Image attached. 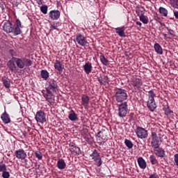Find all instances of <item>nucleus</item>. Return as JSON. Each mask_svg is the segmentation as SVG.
Returning a JSON list of instances; mask_svg holds the SVG:
<instances>
[{"mask_svg":"<svg viewBox=\"0 0 178 178\" xmlns=\"http://www.w3.org/2000/svg\"><path fill=\"white\" fill-rule=\"evenodd\" d=\"M149 161L152 165H158V160L156 159V156L154 154L150 155Z\"/></svg>","mask_w":178,"mask_h":178,"instance_id":"72a5a7b5","label":"nucleus"},{"mask_svg":"<svg viewBox=\"0 0 178 178\" xmlns=\"http://www.w3.org/2000/svg\"><path fill=\"white\" fill-rule=\"evenodd\" d=\"M158 139H159V137H158L156 132H152V140H158Z\"/></svg>","mask_w":178,"mask_h":178,"instance_id":"49530a36","label":"nucleus"},{"mask_svg":"<svg viewBox=\"0 0 178 178\" xmlns=\"http://www.w3.org/2000/svg\"><path fill=\"white\" fill-rule=\"evenodd\" d=\"M163 111H164L165 115L166 116H169L170 115V113L172 112V110L169 108V106L165 105L163 106Z\"/></svg>","mask_w":178,"mask_h":178,"instance_id":"f704fd0d","label":"nucleus"},{"mask_svg":"<svg viewBox=\"0 0 178 178\" xmlns=\"http://www.w3.org/2000/svg\"><path fill=\"white\" fill-rule=\"evenodd\" d=\"M2 177L3 178H9V177H10V174L9 173V172L3 171L2 173Z\"/></svg>","mask_w":178,"mask_h":178,"instance_id":"c03bdc74","label":"nucleus"},{"mask_svg":"<svg viewBox=\"0 0 178 178\" xmlns=\"http://www.w3.org/2000/svg\"><path fill=\"white\" fill-rule=\"evenodd\" d=\"M159 12L161 16H163L164 17H168V14L169 12L168 10L163 7H159Z\"/></svg>","mask_w":178,"mask_h":178,"instance_id":"7c9ffc66","label":"nucleus"},{"mask_svg":"<svg viewBox=\"0 0 178 178\" xmlns=\"http://www.w3.org/2000/svg\"><path fill=\"white\" fill-rule=\"evenodd\" d=\"M167 30L170 34V35L168 36V38H173V37H175V31H173L172 29H170L169 28H167Z\"/></svg>","mask_w":178,"mask_h":178,"instance_id":"79ce46f5","label":"nucleus"},{"mask_svg":"<svg viewBox=\"0 0 178 178\" xmlns=\"http://www.w3.org/2000/svg\"><path fill=\"white\" fill-rule=\"evenodd\" d=\"M153 151L156 156H158V158H165V156H166L165 149L162 147H158L153 149Z\"/></svg>","mask_w":178,"mask_h":178,"instance_id":"4468645a","label":"nucleus"},{"mask_svg":"<svg viewBox=\"0 0 178 178\" xmlns=\"http://www.w3.org/2000/svg\"><path fill=\"white\" fill-rule=\"evenodd\" d=\"M149 178H159V175L156 173L152 174Z\"/></svg>","mask_w":178,"mask_h":178,"instance_id":"09e8293b","label":"nucleus"},{"mask_svg":"<svg viewBox=\"0 0 178 178\" xmlns=\"http://www.w3.org/2000/svg\"><path fill=\"white\" fill-rule=\"evenodd\" d=\"M170 3L174 9H178V0H170Z\"/></svg>","mask_w":178,"mask_h":178,"instance_id":"e433bc0d","label":"nucleus"},{"mask_svg":"<svg viewBox=\"0 0 178 178\" xmlns=\"http://www.w3.org/2000/svg\"><path fill=\"white\" fill-rule=\"evenodd\" d=\"M49 17L51 20H58L60 17V11L58 10H52L49 13Z\"/></svg>","mask_w":178,"mask_h":178,"instance_id":"f8f14e48","label":"nucleus"},{"mask_svg":"<svg viewBox=\"0 0 178 178\" xmlns=\"http://www.w3.org/2000/svg\"><path fill=\"white\" fill-rule=\"evenodd\" d=\"M173 13H174V16H175V19H177L178 20V11L174 10Z\"/></svg>","mask_w":178,"mask_h":178,"instance_id":"8fccbe9b","label":"nucleus"},{"mask_svg":"<svg viewBox=\"0 0 178 178\" xmlns=\"http://www.w3.org/2000/svg\"><path fill=\"white\" fill-rule=\"evenodd\" d=\"M137 162L140 169H147V162L143 157H139L137 160Z\"/></svg>","mask_w":178,"mask_h":178,"instance_id":"aec40b11","label":"nucleus"},{"mask_svg":"<svg viewBox=\"0 0 178 178\" xmlns=\"http://www.w3.org/2000/svg\"><path fill=\"white\" fill-rule=\"evenodd\" d=\"M62 23L60 22H54L50 24V30L54 31V30H58V27H60Z\"/></svg>","mask_w":178,"mask_h":178,"instance_id":"bb28decb","label":"nucleus"},{"mask_svg":"<svg viewBox=\"0 0 178 178\" xmlns=\"http://www.w3.org/2000/svg\"><path fill=\"white\" fill-rule=\"evenodd\" d=\"M129 111V105L127 102H124L118 105V116L119 118H126L127 112Z\"/></svg>","mask_w":178,"mask_h":178,"instance_id":"39448f33","label":"nucleus"},{"mask_svg":"<svg viewBox=\"0 0 178 178\" xmlns=\"http://www.w3.org/2000/svg\"><path fill=\"white\" fill-rule=\"evenodd\" d=\"M90 156L92 158V160L93 162H95V165L98 166V168L102 165V159H101V155L99 153H98L97 149H94L92 153L90 154Z\"/></svg>","mask_w":178,"mask_h":178,"instance_id":"6e6552de","label":"nucleus"},{"mask_svg":"<svg viewBox=\"0 0 178 178\" xmlns=\"http://www.w3.org/2000/svg\"><path fill=\"white\" fill-rule=\"evenodd\" d=\"M57 168L58 169H60V170H63L64 169H66V163L65 162V160L59 159L57 161Z\"/></svg>","mask_w":178,"mask_h":178,"instance_id":"b1692460","label":"nucleus"},{"mask_svg":"<svg viewBox=\"0 0 178 178\" xmlns=\"http://www.w3.org/2000/svg\"><path fill=\"white\" fill-rule=\"evenodd\" d=\"M14 62L18 69H24L30 67L33 65V61L26 57L14 58Z\"/></svg>","mask_w":178,"mask_h":178,"instance_id":"7ed1b4c3","label":"nucleus"},{"mask_svg":"<svg viewBox=\"0 0 178 178\" xmlns=\"http://www.w3.org/2000/svg\"><path fill=\"white\" fill-rule=\"evenodd\" d=\"M154 51L158 54V55H163V50L162 49V47L159 43H155L154 45Z\"/></svg>","mask_w":178,"mask_h":178,"instance_id":"393cba45","label":"nucleus"},{"mask_svg":"<svg viewBox=\"0 0 178 178\" xmlns=\"http://www.w3.org/2000/svg\"><path fill=\"white\" fill-rule=\"evenodd\" d=\"M163 36L165 37V38H168V34H166V33H163Z\"/></svg>","mask_w":178,"mask_h":178,"instance_id":"13d9d810","label":"nucleus"},{"mask_svg":"<svg viewBox=\"0 0 178 178\" xmlns=\"http://www.w3.org/2000/svg\"><path fill=\"white\" fill-rule=\"evenodd\" d=\"M1 119L5 124H8V123H10L12 120H10V117L9 116V114L6 113L5 111L4 113L1 115Z\"/></svg>","mask_w":178,"mask_h":178,"instance_id":"f3484780","label":"nucleus"},{"mask_svg":"<svg viewBox=\"0 0 178 178\" xmlns=\"http://www.w3.org/2000/svg\"><path fill=\"white\" fill-rule=\"evenodd\" d=\"M8 53L12 56L13 60H15V59H17V56H19V54H17V51L15 49H10L8 50Z\"/></svg>","mask_w":178,"mask_h":178,"instance_id":"c756f323","label":"nucleus"},{"mask_svg":"<svg viewBox=\"0 0 178 178\" xmlns=\"http://www.w3.org/2000/svg\"><path fill=\"white\" fill-rule=\"evenodd\" d=\"M81 105L85 107V109H87V107L88 106V104H90V97L86 95H83L81 97Z\"/></svg>","mask_w":178,"mask_h":178,"instance_id":"412c9836","label":"nucleus"},{"mask_svg":"<svg viewBox=\"0 0 178 178\" xmlns=\"http://www.w3.org/2000/svg\"><path fill=\"white\" fill-rule=\"evenodd\" d=\"M99 58L102 63H103L105 66H108V65H109V60H108V59H106V58H105V56H104L103 54L100 55Z\"/></svg>","mask_w":178,"mask_h":178,"instance_id":"473e14b6","label":"nucleus"},{"mask_svg":"<svg viewBox=\"0 0 178 178\" xmlns=\"http://www.w3.org/2000/svg\"><path fill=\"white\" fill-rule=\"evenodd\" d=\"M129 116V120L130 121L133 120V118H134V113H131Z\"/></svg>","mask_w":178,"mask_h":178,"instance_id":"3c124183","label":"nucleus"},{"mask_svg":"<svg viewBox=\"0 0 178 178\" xmlns=\"http://www.w3.org/2000/svg\"><path fill=\"white\" fill-rule=\"evenodd\" d=\"M68 118L71 120V122H75V120H78L79 118H77V114L74 112V111L71 110Z\"/></svg>","mask_w":178,"mask_h":178,"instance_id":"a878e982","label":"nucleus"},{"mask_svg":"<svg viewBox=\"0 0 178 178\" xmlns=\"http://www.w3.org/2000/svg\"><path fill=\"white\" fill-rule=\"evenodd\" d=\"M7 65L9 70H10L13 73H16V72H17V66H16V63H15V60H10L8 62Z\"/></svg>","mask_w":178,"mask_h":178,"instance_id":"dca6fc26","label":"nucleus"},{"mask_svg":"<svg viewBox=\"0 0 178 178\" xmlns=\"http://www.w3.org/2000/svg\"><path fill=\"white\" fill-rule=\"evenodd\" d=\"M147 106L150 112H154L156 109V102L155 99H148L147 102Z\"/></svg>","mask_w":178,"mask_h":178,"instance_id":"ddd939ff","label":"nucleus"},{"mask_svg":"<svg viewBox=\"0 0 178 178\" xmlns=\"http://www.w3.org/2000/svg\"><path fill=\"white\" fill-rule=\"evenodd\" d=\"M115 30L116 34H118L120 37H123V38L126 37V34L124 33V31L126 29H124V26L115 28Z\"/></svg>","mask_w":178,"mask_h":178,"instance_id":"5701e85b","label":"nucleus"},{"mask_svg":"<svg viewBox=\"0 0 178 178\" xmlns=\"http://www.w3.org/2000/svg\"><path fill=\"white\" fill-rule=\"evenodd\" d=\"M38 5H42V1H40V0H38Z\"/></svg>","mask_w":178,"mask_h":178,"instance_id":"4d7b16f0","label":"nucleus"},{"mask_svg":"<svg viewBox=\"0 0 178 178\" xmlns=\"http://www.w3.org/2000/svg\"><path fill=\"white\" fill-rule=\"evenodd\" d=\"M161 144H162V142L160 139H152L150 145L153 149H156V148H159L161 147Z\"/></svg>","mask_w":178,"mask_h":178,"instance_id":"a211bd4d","label":"nucleus"},{"mask_svg":"<svg viewBox=\"0 0 178 178\" xmlns=\"http://www.w3.org/2000/svg\"><path fill=\"white\" fill-rule=\"evenodd\" d=\"M6 165L5 163L0 164V172H6Z\"/></svg>","mask_w":178,"mask_h":178,"instance_id":"37998d69","label":"nucleus"},{"mask_svg":"<svg viewBox=\"0 0 178 178\" xmlns=\"http://www.w3.org/2000/svg\"><path fill=\"white\" fill-rule=\"evenodd\" d=\"M140 21L143 23V24H148V17L144 15V14H141L139 16Z\"/></svg>","mask_w":178,"mask_h":178,"instance_id":"2f4dec72","label":"nucleus"},{"mask_svg":"<svg viewBox=\"0 0 178 178\" xmlns=\"http://www.w3.org/2000/svg\"><path fill=\"white\" fill-rule=\"evenodd\" d=\"M35 119L38 123L44 124L45 122H47V115L44 111L40 110L36 112Z\"/></svg>","mask_w":178,"mask_h":178,"instance_id":"1a4fd4ad","label":"nucleus"},{"mask_svg":"<svg viewBox=\"0 0 178 178\" xmlns=\"http://www.w3.org/2000/svg\"><path fill=\"white\" fill-rule=\"evenodd\" d=\"M85 140H86V141H87V143H88V141H90V138L86 137Z\"/></svg>","mask_w":178,"mask_h":178,"instance_id":"6e6d98bb","label":"nucleus"},{"mask_svg":"<svg viewBox=\"0 0 178 178\" xmlns=\"http://www.w3.org/2000/svg\"><path fill=\"white\" fill-rule=\"evenodd\" d=\"M148 99H155V97H156V95H155V92H154V90H149L148 92Z\"/></svg>","mask_w":178,"mask_h":178,"instance_id":"58836bf2","label":"nucleus"},{"mask_svg":"<svg viewBox=\"0 0 178 178\" xmlns=\"http://www.w3.org/2000/svg\"><path fill=\"white\" fill-rule=\"evenodd\" d=\"M97 136L99 137V138H101L102 137V131H100L97 133Z\"/></svg>","mask_w":178,"mask_h":178,"instance_id":"603ef678","label":"nucleus"},{"mask_svg":"<svg viewBox=\"0 0 178 178\" xmlns=\"http://www.w3.org/2000/svg\"><path fill=\"white\" fill-rule=\"evenodd\" d=\"M70 151L72 155H74V156H77V155H80V154H81V150L80 149V147L76 146V144H74V143H70Z\"/></svg>","mask_w":178,"mask_h":178,"instance_id":"9b49d317","label":"nucleus"},{"mask_svg":"<svg viewBox=\"0 0 178 178\" xmlns=\"http://www.w3.org/2000/svg\"><path fill=\"white\" fill-rule=\"evenodd\" d=\"M0 62H1V59H0Z\"/></svg>","mask_w":178,"mask_h":178,"instance_id":"680f3d73","label":"nucleus"},{"mask_svg":"<svg viewBox=\"0 0 178 178\" xmlns=\"http://www.w3.org/2000/svg\"><path fill=\"white\" fill-rule=\"evenodd\" d=\"M14 155L17 159H21V161H24L26 159V158H27V153L23 149L15 150Z\"/></svg>","mask_w":178,"mask_h":178,"instance_id":"9d476101","label":"nucleus"},{"mask_svg":"<svg viewBox=\"0 0 178 178\" xmlns=\"http://www.w3.org/2000/svg\"><path fill=\"white\" fill-rule=\"evenodd\" d=\"M135 133L138 138H140V140L148 138V131L141 127H137Z\"/></svg>","mask_w":178,"mask_h":178,"instance_id":"0eeeda50","label":"nucleus"},{"mask_svg":"<svg viewBox=\"0 0 178 178\" xmlns=\"http://www.w3.org/2000/svg\"><path fill=\"white\" fill-rule=\"evenodd\" d=\"M174 162L176 166H178V154H175L174 156Z\"/></svg>","mask_w":178,"mask_h":178,"instance_id":"de8ad7c7","label":"nucleus"},{"mask_svg":"<svg viewBox=\"0 0 178 178\" xmlns=\"http://www.w3.org/2000/svg\"><path fill=\"white\" fill-rule=\"evenodd\" d=\"M136 23L137 26H139L140 27H141L143 26V24H141L140 22V21H137Z\"/></svg>","mask_w":178,"mask_h":178,"instance_id":"5fc2aeb1","label":"nucleus"},{"mask_svg":"<svg viewBox=\"0 0 178 178\" xmlns=\"http://www.w3.org/2000/svg\"><path fill=\"white\" fill-rule=\"evenodd\" d=\"M131 84L135 90H140L141 86H143V81L140 79L134 78Z\"/></svg>","mask_w":178,"mask_h":178,"instance_id":"2eb2a0df","label":"nucleus"},{"mask_svg":"<svg viewBox=\"0 0 178 178\" xmlns=\"http://www.w3.org/2000/svg\"><path fill=\"white\" fill-rule=\"evenodd\" d=\"M40 11L43 15H47L48 13V6L43 5L40 7Z\"/></svg>","mask_w":178,"mask_h":178,"instance_id":"ea45409f","label":"nucleus"},{"mask_svg":"<svg viewBox=\"0 0 178 178\" xmlns=\"http://www.w3.org/2000/svg\"><path fill=\"white\" fill-rule=\"evenodd\" d=\"M158 139H159V137H158L156 132H152V140H158Z\"/></svg>","mask_w":178,"mask_h":178,"instance_id":"a18cd8bd","label":"nucleus"},{"mask_svg":"<svg viewBox=\"0 0 178 178\" xmlns=\"http://www.w3.org/2000/svg\"><path fill=\"white\" fill-rule=\"evenodd\" d=\"M22 29H23V25H22V22L19 19H16L14 24L10 22H6L3 25V30L7 34H14V35H20L22 34Z\"/></svg>","mask_w":178,"mask_h":178,"instance_id":"f03ea898","label":"nucleus"},{"mask_svg":"<svg viewBox=\"0 0 178 178\" xmlns=\"http://www.w3.org/2000/svg\"><path fill=\"white\" fill-rule=\"evenodd\" d=\"M39 1H40V2H42V0H39Z\"/></svg>","mask_w":178,"mask_h":178,"instance_id":"052dcab7","label":"nucleus"},{"mask_svg":"<svg viewBox=\"0 0 178 178\" xmlns=\"http://www.w3.org/2000/svg\"><path fill=\"white\" fill-rule=\"evenodd\" d=\"M24 162H25V163H27V162H29V160H27V159H24Z\"/></svg>","mask_w":178,"mask_h":178,"instance_id":"bf43d9fd","label":"nucleus"},{"mask_svg":"<svg viewBox=\"0 0 178 178\" xmlns=\"http://www.w3.org/2000/svg\"><path fill=\"white\" fill-rule=\"evenodd\" d=\"M115 98L117 102H123L127 99V91L122 88L115 89Z\"/></svg>","mask_w":178,"mask_h":178,"instance_id":"20e7f679","label":"nucleus"},{"mask_svg":"<svg viewBox=\"0 0 178 178\" xmlns=\"http://www.w3.org/2000/svg\"><path fill=\"white\" fill-rule=\"evenodd\" d=\"M54 68L58 72H63V69H65V65L61 64V63L58 60H56V63H54Z\"/></svg>","mask_w":178,"mask_h":178,"instance_id":"4be33fe9","label":"nucleus"},{"mask_svg":"<svg viewBox=\"0 0 178 178\" xmlns=\"http://www.w3.org/2000/svg\"><path fill=\"white\" fill-rule=\"evenodd\" d=\"M74 42L81 47H87V44H88L87 38H86V36L81 33H76L75 35Z\"/></svg>","mask_w":178,"mask_h":178,"instance_id":"423d86ee","label":"nucleus"},{"mask_svg":"<svg viewBox=\"0 0 178 178\" xmlns=\"http://www.w3.org/2000/svg\"><path fill=\"white\" fill-rule=\"evenodd\" d=\"M124 144H125L126 147H127V148H129V149H131V148H133V142H131V140H130L129 139H125Z\"/></svg>","mask_w":178,"mask_h":178,"instance_id":"c9c22d12","label":"nucleus"},{"mask_svg":"<svg viewBox=\"0 0 178 178\" xmlns=\"http://www.w3.org/2000/svg\"><path fill=\"white\" fill-rule=\"evenodd\" d=\"M83 67L86 74H90V73H91V72L92 71V64L90 62L86 63Z\"/></svg>","mask_w":178,"mask_h":178,"instance_id":"6ab92c4d","label":"nucleus"},{"mask_svg":"<svg viewBox=\"0 0 178 178\" xmlns=\"http://www.w3.org/2000/svg\"><path fill=\"white\" fill-rule=\"evenodd\" d=\"M106 80H108V76H104V78L102 79V78H98L97 81L101 84V86H106Z\"/></svg>","mask_w":178,"mask_h":178,"instance_id":"4c0bfd02","label":"nucleus"},{"mask_svg":"<svg viewBox=\"0 0 178 178\" xmlns=\"http://www.w3.org/2000/svg\"><path fill=\"white\" fill-rule=\"evenodd\" d=\"M58 91V82L54 79H50L47 81L45 90H42V94L44 98L49 104L54 102V94Z\"/></svg>","mask_w":178,"mask_h":178,"instance_id":"f257e3e1","label":"nucleus"},{"mask_svg":"<svg viewBox=\"0 0 178 178\" xmlns=\"http://www.w3.org/2000/svg\"><path fill=\"white\" fill-rule=\"evenodd\" d=\"M35 158H38L39 161H41L42 159V153L40 151H35L34 152Z\"/></svg>","mask_w":178,"mask_h":178,"instance_id":"a19ab883","label":"nucleus"},{"mask_svg":"<svg viewBox=\"0 0 178 178\" xmlns=\"http://www.w3.org/2000/svg\"><path fill=\"white\" fill-rule=\"evenodd\" d=\"M40 77L43 79V80H48L49 79V72L47 70H42L40 71Z\"/></svg>","mask_w":178,"mask_h":178,"instance_id":"cd10ccee","label":"nucleus"},{"mask_svg":"<svg viewBox=\"0 0 178 178\" xmlns=\"http://www.w3.org/2000/svg\"><path fill=\"white\" fill-rule=\"evenodd\" d=\"M1 81L6 88H10V79L6 77L2 78Z\"/></svg>","mask_w":178,"mask_h":178,"instance_id":"c85d7f7f","label":"nucleus"},{"mask_svg":"<svg viewBox=\"0 0 178 178\" xmlns=\"http://www.w3.org/2000/svg\"><path fill=\"white\" fill-rule=\"evenodd\" d=\"M154 20H156V22H159L161 20V17H158V16H155L154 17Z\"/></svg>","mask_w":178,"mask_h":178,"instance_id":"864d4df0","label":"nucleus"}]
</instances>
